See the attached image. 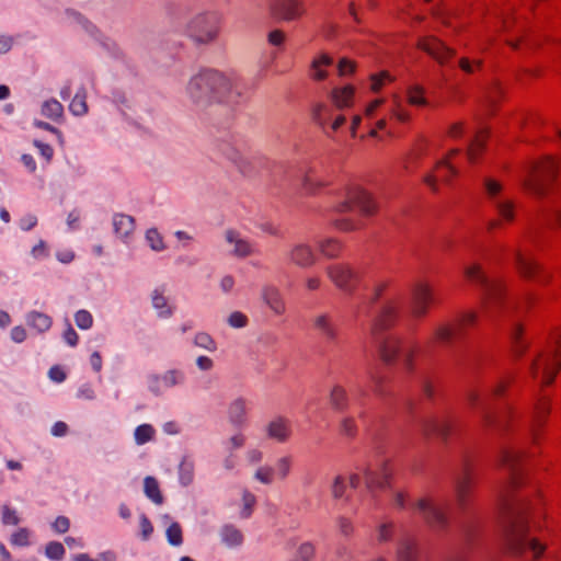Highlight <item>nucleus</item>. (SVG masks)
Returning <instances> with one entry per match:
<instances>
[{
  "label": "nucleus",
  "instance_id": "obj_1",
  "mask_svg": "<svg viewBox=\"0 0 561 561\" xmlns=\"http://www.w3.org/2000/svg\"><path fill=\"white\" fill-rule=\"evenodd\" d=\"M522 459L519 451L503 448L499 456L500 465L508 473V480L501 493L502 529L507 549L515 556H523L529 551L534 558H539L545 551V546L536 539L527 537L526 512L527 500L523 496H515L512 490L518 484V465Z\"/></svg>",
  "mask_w": 561,
  "mask_h": 561
},
{
  "label": "nucleus",
  "instance_id": "obj_2",
  "mask_svg": "<svg viewBox=\"0 0 561 561\" xmlns=\"http://www.w3.org/2000/svg\"><path fill=\"white\" fill-rule=\"evenodd\" d=\"M185 93L197 108H206L214 103L237 102L241 96L238 87L215 69H203L192 76Z\"/></svg>",
  "mask_w": 561,
  "mask_h": 561
},
{
  "label": "nucleus",
  "instance_id": "obj_3",
  "mask_svg": "<svg viewBox=\"0 0 561 561\" xmlns=\"http://www.w3.org/2000/svg\"><path fill=\"white\" fill-rule=\"evenodd\" d=\"M398 307L393 300H387L373 319L371 334L379 350L381 359L392 364L400 351V342L393 335H381L380 331L389 328L397 319Z\"/></svg>",
  "mask_w": 561,
  "mask_h": 561
},
{
  "label": "nucleus",
  "instance_id": "obj_4",
  "mask_svg": "<svg viewBox=\"0 0 561 561\" xmlns=\"http://www.w3.org/2000/svg\"><path fill=\"white\" fill-rule=\"evenodd\" d=\"M556 173V163L551 159H546L530 168L528 175L522 181V185L530 196L541 201L548 196Z\"/></svg>",
  "mask_w": 561,
  "mask_h": 561
},
{
  "label": "nucleus",
  "instance_id": "obj_5",
  "mask_svg": "<svg viewBox=\"0 0 561 561\" xmlns=\"http://www.w3.org/2000/svg\"><path fill=\"white\" fill-rule=\"evenodd\" d=\"M483 193L490 205L504 221L515 218V203L503 195V184L493 178L482 180Z\"/></svg>",
  "mask_w": 561,
  "mask_h": 561
},
{
  "label": "nucleus",
  "instance_id": "obj_6",
  "mask_svg": "<svg viewBox=\"0 0 561 561\" xmlns=\"http://www.w3.org/2000/svg\"><path fill=\"white\" fill-rule=\"evenodd\" d=\"M466 277L472 283L479 285L483 294V306L484 309L491 307L501 300L503 295V285L500 280L488 278L482 272L480 265L473 264L465 268Z\"/></svg>",
  "mask_w": 561,
  "mask_h": 561
},
{
  "label": "nucleus",
  "instance_id": "obj_7",
  "mask_svg": "<svg viewBox=\"0 0 561 561\" xmlns=\"http://www.w3.org/2000/svg\"><path fill=\"white\" fill-rule=\"evenodd\" d=\"M414 507L432 529L435 531L447 529L449 524L447 504L439 503L432 497H421L415 502Z\"/></svg>",
  "mask_w": 561,
  "mask_h": 561
},
{
  "label": "nucleus",
  "instance_id": "obj_8",
  "mask_svg": "<svg viewBox=\"0 0 561 561\" xmlns=\"http://www.w3.org/2000/svg\"><path fill=\"white\" fill-rule=\"evenodd\" d=\"M376 209V203L370 194L359 186L350 187L345 199L336 207L339 213L357 210L363 216H371Z\"/></svg>",
  "mask_w": 561,
  "mask_h": 561
},
{
  "label": "nucleus",
  "instance_id": "obj_9",
  "mask_svg": "<svg viewBox=\"0 0 561 561\" xmlns=\"http://www.w3.org/2000/svg\"><path fill=\"white\" fill-rule=\"evenodd\" d=\"M188 36L198 44L213 42L219 31L217 18L214 14H198L187 24Z\"/></svg>",
  "mask_w": 561,
  "mask_h": 561
},
{
  "label": "nucleus",
  "instance_id": "obj_10",
  "mask_svg": "<svg viewBox=\"0 0 561 561\" xmlns=\"http://www.w3.org/2000/svg\"><path fill=\"white\" fill-rule=\"evenodd\" d=\"M329 279L342 291L353 295L359 283V274L347 264H332L325 268Z\"/></svg>",
  "mask_w": 561,
  "mask_h": 561
},
{
  "label": "nucleus",
  "instance_id": "obj_11",
  "mask_svg": "<svg viewBox=\"0 0 561 561\" xmlns=\"http://www.w3.org/2000/svg\"><path fill=\"white\" fill-rule=\"evenodd\" d=\"M186 377L183 370L169 369L163 374H150L147 376L148 390L154 396H162L167 390L185 383Z\"/></svg>",
  "mask_w": 561,
  "mask_h": 561
},
{
  "label": "nucleus",
  "instance_id": "obj_12",
  "mask_svg": "<svg viewBox=\"0 0 561 561\" xmlns=\"http://www.w3.org/2000/svg\"><path fill=\"white\" fill-rule=\"evenodd\" d=\"M312 328L317 334L329 345H340V328L330 312H319L311 319Z\"/></svg>",
  "mask_w": 561,
  "mask_h": 561
},
{
  "label": "nucleus",
  "instance_id": "obj_13",
  "mask_svg": "<svg viewBox=\"0 0 561 561\" xmlns=\"http://www.w3.org/2000/svg\"><path fill=\"white\" fill-rule=\"evenodd\" d=\"M477 320L476 312H466L461 316L458 323L440 324L434 331V340L442 345H449L460 333L462 327L470 325Z\"/></svg>",
  "mask_w": 561,
  "mask_h": 561
},
{
  "label": "nucleus",
  "instance_id": "obj_14",
  "mask_svg": "<svg viewBox=\"0 0 561 561\" xmlns=\"http://www.w3.org/2000/svg\"><path fill=\"white\" fill-rule=\"evenodd\" d=\"M433 291L423 282H416L411 288V311L416 318L424 317L433 302Z\"/></svg>",
  "mask_w": 561,
  "mask_h": 561
},
{
  "label": "nucleus",
  "instance_id": "obj_15",
  "mask_svg": "<svg viewBox=\"0 0 561 561\" xmlns=\"http://www.w3.org/2000/svg\"><path fill=\"white\" fill-rule=\"evenodd\" d=\"M268 10L273 18L289 22L302 14V3L301 0H271Z\"/></svg>",
  "mask_w": 561,
  "mask_h": 561
},
{
  "label": "nucleus",
  "instance_id": "obj_16",
  "mask_svg": "<svg viewBox=\"0 0 561 561\" xmlns=\"http://www.w3.org/2000/svg\"><path fill=\"white\" fill-rule=\"evenodd\" d=\"M455 497L457 502V506L461 512H465L469 505V496H470V474L467 463L462 465V468L454 473L453 477Z\"/></svg>",
  "mask_w": 561,
  "mask_h": 561
},
{
  "label": "nucleus",
  "instance_id": "obj_17",
  "mask_svg": "<svg viewBox=\"0 0 561 561\" xmlns=\"http://www.w3.org/2000/svg\"><path fill=\"white\" fill-rule=\"evenodd\" d=\"M225 240L231 245L229 253L238 259H245L255 253L254 244L242 237V234L234 229H227L225 231Z\"/></svg>",
  "mask_w": 561,
  "mask_h": 561
},
{
  "label": "nucleus",
  "instance_id": "obj_18",
  "mask_svg": "<svg viewBox=\"0 0 561 561\" xmlns=\"http://www.w3.org/2000/svg\"><path fill=\"white\" fill-rule=\"evenodd\" d=\"M453 426V422L448 419L426 417L419 422L420 431L424 436L436 435L444 442L447 440Z\"/></svg>",
  "mask_w": 561,
  "mask_h": 561
},
{
  "label": "nucleus",
  "instance_id": "obj_19",
  "mask_svg": "<svg viewBox=\"0 0 561 561\" xmlns=\"http://www.w3.org/2000/svg\"><path fill=\"white\" fill-rule=\"evenodd\" d=\"M286 261L288 264L296 265L301 268H307L316 263V254L312 248L307 243H295L293 244L287 253Z\"/></svg>",
  "mask_w": 561,
  "mask_h": 561
},
{
  "label": "nucleus",
  "instance_id": "obj_20",
  "mask_svg": "<svg viewBox=\"0 0 561 561\" xmlns=\"http://www.w3.org/2000/svg\"><path fill=\"white\" fill-rule=\"evenodd\" d=\"M419 47L432 56L437 62L444 65L449 58L455 56V50L446 46L440 39L428 36L419 42Z\"/></svg>",
  "mask_w": 561,
  "mask_h": 561
},
{
  "label": "nucleus",
  "instance_id": "obj_21",
  "mask_svg": "<svg viewBox=\"0 0 561 561\" xmlns=\"http://www.w3.org/2000/svg\"><path fill=\"white\" fill-rule=\"evenodd\" d=\"M112 226L115 236L122 241L127 242L135 231V219L130 215L116 213L112 217Z\"/></svg>",
  "mask_w": 561,
  "mask_h": 561
},
{
  "label": "nucleus",
  "instance_id": "obj_22",
  "mask_svg": "<svg viewBox=\"0 0 561 561\" xmlns=\"http://www.w3.org/2000/svg\"><path fill=\"white\" fill-rule=\"evenodd\" d=\"M436 171L439 172L438 176L434 173H428L423 179L424 183L434 192L437 191L438 178H440L442 181L449 183L450 178L458 174V171L450 164L448 159L439 160L436 163Z\"/></svg>",
  "mask_w": 561,
  "mask_h": 561
},
{
  "label": "nucleus",
  "instance_id": "obj_23",
  "mask_svg": "<svg viewBox=\"0 0 561 561\" xmlns=\"http://www.w3.org/2000/svg\"><path fill=\"white\" fill-rule=\"evenodd\" d=\"M360 471L364 474L365 484L369 492L373 493L377 489H383L387 486L389 473L385 467L381 469L364 467Z\"/></svg>",
  "mask_w": 561,
  "mask_h": 561
},
{
  "label": "nucleus",
  "instance_id": "obj_24",
  "mask_svg": "<svg viewBox=\"0 0 561 561\" xmlns=\"http://www.w3.org/2000/svg\"><path fill=\"white\" fill-rule=\"evenodd\" d=\"M248 402L243 398H237L228 407V420L236 428H242L247 425Z\"/></svg>",
  "mask_w": 561,
  "mask_h": 561
},
{
  "label": "nucleus",
  "instance_id": "obj_25",
  "mask_svg": "<svg viewBox=\"0 0 561 561\" xmlns=\"http://www.w3.org/2000/svg\"><path fill=\"white\" fill-rule=\"evenodd\" d=\"M512 255L514 264L523 277L533 278L539 271L538 263L534 259L524 255L519 248L513 249Z\"/></svg>",
  "mask_w": 561,
  "mask_h": 561
},
{
  "label": "nucleus",
  "instance_id": "obj_26",
  "mask_svg": "<svg viewBox=\"0 0 561 561\" xmlns=\"http://www.w3.org/2000/svg\"><path fill=\"white\" fill-rule=\"evenodd\" d=\"M267 436L279 443H284L290 435L289 421L284 417H276L271 421L266 426Z\"/></svg>",
  "mask_w": 561,
  "mask_h": 561
},
{
  "label": "nucleus",
  "instance_id": "obj_27",
  "mask_svg": "<svg viewBox=\"0 0 561 561\" xmlns=\"http://www.w3.org/2000/svg\"><path fill=\"white\" fill-rule=\"evenodd\" d=\"M262 298L274 313L283 314L285 312V302L277 287L265 286L262 289Z\"/></svg>",
  "mask_w": 561,
  "mask_h": 561
},
{
  "label": "nucleus",
  "instance_id": "obj_28",
  "mask_svg": "<svg viewBox=\"0 0 561 561\" xmlns=\"http://www.w3.org/2000/svg\"><path fill=\"white\" fill-rule=\"evenodd\" d=\"M396 561H417L416 543L410 537H402L397 542Z\"/></svg>",
  "mask_w": 561,
  "mask_h": 561
},
{
  "label": "nucleus",
  "instance_id": "obj_29",
  "mask_svg": "<svg viewBox=\"0 0 561 561\" xmlns=\"http://www.w3.org/2000/svg\"><path fill=\"white\" fill-rule=\"evenodd\" d=\"M467 400L472 408H478L481 410L483 422L486 425H493L497 423V419L489 410L485 398H482L476 391H470L468 393Z\"/></svg>",
  "mask_w": 561,
  "mask_h": 561
},
{
  "label": "nucleus",
  "instance_id": "obj_30",
  "mask_svg": "<svg viewBox=\"0 0 561 561\" xmlns=\"http://www.w3.org/2000/svg\"><path fill=\"white\" fill-rule=\"evenodd\" d=\"M25 321L28 327L38 333L48 331L53 324V320L48 314L35 310L26 313Z\"/></svg>",
  "mask_w": 561,
  "mask_h": 561
},
{
  "label": "nucleus",
  "instance_id": "obj_31",
  "mask_svg": "<svg viewBox=\"0 0 561 561\" xmlns=\"http://www.w3.org/2000/svg\"><path fill=\"white\" fill-rule=\"evenodd\" d=\"M195 463L190 457H183L179 465V482L182 486H188L194 481Z\"/></svg>",
  "mask_w": 561,
  "mask_h": 561
},
{
  "label": "nucleus",
  "instance_id": "obj_32",
  "mask_svg": "<svg viewBox=\"0 0 561 561\" xmlns=\"http://www.w3.org/2000/svg\"><path fill=\"white\" fill-rule=\"evenodd\" d=\"M221 541L232 548L238 547L243 541L242 533L233 525H225L220 530Z\"/></svg>",
  "mask_w": 561,
  "mask_h": 561
},
{
  "label": "nucleus",
  "instance_id": "obj_33",
  "mask_svg": "<svg viewBox=\"0 0 561 561\" xmlns=\"http://www.w3.org/2000/svg\"><path fill=\"white\" fill-rule=\"evenodd\" d=\"M69 111L75 116H83L88 113L87 91L80 88L69 104Z\"/></svg>",
  "mask_w": 561,
  "mask_h": 561
},
{
  "label": "nucleus",
  "instance_id": "obj_34",
  "mask_svg": "<svg viewBox=\"0 0 561 561\" xmlns=\"http://www.w3.org/2000/svg\"><path fill=\"white\" fill-rule=\"evenodd\" d=\"M144 492L154 504L161 505L163 503V496L156 478L148 476L144 479Z\"/></svg>",
  "mask_w": 561,
  "mask_h": 561
},
{
  "label": "nucleus",
  "instance_id": "obj_35",
  "mask_svg": "<svg viewBox=\"0 0 561 561\" xmlns=\"http://www.w3.org/2000/svg\"><path fill=\"white\" fill-rule=\"evenodd\" d=\"M66 14H67L68 19L71 21V23L81 27L83 31H85L92 37H95L99 39L98 28L90 21H88L82 14H80L79 12H77L75 10H67Z\"/></svg>",
  "mask_w": 561,
  "mask_h": 561
},
{
  "label": "nucleus",
  "instance_id": "obj_36",
  "mask_svg": "<svg viewBox=\"0 0 561 561\" xmlns=\"http://www.w3.org/2000/svg\"><path fill=\"white\" fill-rule=\"evenodd\" d=\"M152 307L157 310L158 317L167 319L172 316V309L168 306V300L163 293L154 289L151 294Z\"/></svg>",
  "mask_w": 561,
  "mask_h": 561
},
{
  "label": "nucleus",
  "instance_id": "obj_37",
  "mask_svg": "<svg viewBox=\"0 0 561 561\" xmlns=\"http://www.w3.org/2000/svg\"><path fill=\"white\" fill-rule=\"evenodd\" d=\"M560 369L561 357L554 354L553 357L548 358L545 363L542 382L546 385L552 383Z\"/></svg>",
  "mask_w": 561,
  "mask_h": 561
},
{
  "label": "nucleus",
  "instance_id": "obj_38",
  "mask_svg": "<svg viewBox=\"0 0 561 561\" xmlns=\"http://www.w3.org/2000/svg\"><path fill=\"white\" fill-rule=\"evenodd\" d=\"M41 113L51 121H58L64 115V106L56 99H50L43 103Z\"/></svg>",
  "mask_w": 561,
  "mask_h": 561
},
{
  "label": "nucleus",
  "instance_id": "obj_39",
  "mask_svg": "<svg viewBox=\"0 0 561 561\" xmlns=\"http://www.w3.org/2000/svg\"><path fill=\"white\" fill-rule=\"evenodd\" d=\"M485 137H486V131L481 130L476 135L474 139H472L469 142L468 149H467V157L470 162L473 163L477 161L478 156L484 148Z\"/></svg>",
  "mask_w": 561,
  "mask_h": 561
},
{
  "label": "nucleus",
  "instance_id": "obj_40",
  "mask_svg": "<svg viewBox=\"0 0 561 561\" xmlns=\"http://www.w3.org/2000/svg\"><path fill=\"white\" fill-rule=\"evenodd\" d=\"M318 248L320 252L328 259L337 257L342 249L340 242L332 238L319 240Z\"/></svg>",
  "mask_w": 561,
  "mask_h": 561
},
{
  "label": "nucleus",
  "instance_id": "obj_41",
  "mask_svg": "<svg viewBox=\"0 0 561 561\" xmlns=\"http://www.w3.org/2000/svg\"><path fill=\"white\" fill-rule=\"evenodd\" d=\"M396 524L391 520L379 524L376 528V540L379 545L390 542L393 539Z\"/></svg>",
  "mask_w": 561,
  "mask_h": 561
},
{
  "label": "nucleus",
  "instance_id": "obj_42",
  "mask_svg": "<svg viewBox=\"0 0 561 561\" xmlns=\"http://www.w3.org/2000/svg\"><path fill=\"white\" fill-rule=\"evenodd\" d=\"M353 93H354V89L351 85H345L343 88L334 89L332 91V100L337 107H346L351 104Z\"/></svg>",
  "mask_w": 561,
  "mask_h": 561
},
{
  "label": "nucleus",
  "instance_id": "obj_43",
  "mask_svg": "<svg viewBox=\"0 0 561 561\" xmlns=\"http://www.w3.org/2000/svg\"><path fill=\"white\" fill-rule=\"evenodd\" d=\"M332 64V58L327 55H321L319 58H316L311 64V76L316 80H323L327 78V71L323 67L330 66Z\"/></svg>",
  "mask_w": 561,
  "mask_h": 561
},
{
  "label": "nucleus",
  "instance_id": "obj_44",
  "mask_svg": "<svg viewBox=\"0 0 561 561\" xmlns=\"http://www.w3.org/2000/svg\"><path fill=\"white\" fill-rule=\"evenodd\" d=\"M324 185H327V183L319 179L312 171L306 173L302 179V188L306 194H316L318 190Z\"/></svg>",
  "mask_w": 561,
  "mask_h": 561
},
{
  "label": "nucleus",
  "instance_id": "obj_45",
  "mask_svg": "<svg viewBox=\"0 0 561 561\" xmlns=\"http://www.w3.org/2000/svg\"><path fill=\"white\" fill-rule=\"evenodd\" d=\"M330 402L336 410H343L347 407V393L341 386H334L330 393Z\"/></svg>",
  "mask_w": 561,
  "mask_h": 561
},
{
  "label": "nucleus",
  "instance_id": "obj_46",
  "mask_svg": "<svg viewBox=\"0 0 561 561\" xmlns=\"http://www.w3.org/2000/svg\"><path fill=\"white\" fill-rule=\"evenodd\" d=\"M154 434L156 431L152 425L141 424L135 428L134 438L137 445H144L153 439Z\"/></svg>",
  "mask_w": 561,
  "mask_h": 561
},
{
  "label": "nucleus",
  "instance_id": "obj_47",
  "mask_svg": "<svg viewBox=\"0 0 561 561\" xmlns=\"http://www.w3.org/2000/svg\"><path fill=\"white\" fill-rule=\"evenodd\" d=\"M407 99L411 105L424 106L427 104V100L424 96V89L420 85H411L407 91Z\"/></svg>",
  "mask_w": 561,
  "mask_h": 561
},
{
  "label": "nucleus",
  "instance_id": "obj_48",
  "mask_svg": "<svg viewBox=\"0 0 561 561\" xmlns=\"http://www.w3.org/2000/svg\"><path fill=\"white\" fill-rule=\"evenodd\" d=\"M550 411L549 404L545 400L537 402L535 407V424H534V438L537 439V432L543 423V419Z\"/></svg>",
  "mask_w": 561,
  "mask_h": 561
},
{
  "label": "nucleus",
  "instance_id": "obj_49",
  "mask_svg": "<svg viewBox=\"0 0 561 561\" xmlns=\"http://www.w3.org/2000/svg\"><path fill=\"white\" fill-rule=\"evenodd\" d=\"M522 331H523V329H522L520 324H518V323H514L510 331V336H511V340L513 343L514 352L518 356H520L527 347V345L522 342V339H520Z\"/></svg>",
  "mask_w": 561,
  "mask_h": 561
},
{
  "label": "nucleus",
  "instance_id": "obj_50",
  "mask_svg": "<svg viewBox=\"0 0 561 561\" xmlns=\"http://www.w3.org/2000/svg\"><path fill=\"white\" fill-rule=\"evenodd\" d=\"M293 465V459L290 456H283L278 458L275 462L274 474L280 480L287 478L290 472V468Z\"/></svg>",
  "mask_w": 561,
  "mask_h": 561
},
{
  "label": "nucleus",
  "instance_id": "obj_51",
  "mask_svg": "<svg viewBox=\"0 0 561 561\" xmlns=\"http://www.w3.org/2000/svg\"><path fill=\"white\" fill-rule=\"evenodd\" d=\"M540 211L545 221L561 226V208L554 205L542 206Z\"/></svg>",
  "mask_w": 561,
  "mask_h": 561
},
{
  "label": "nucleus",
  "instance_id": "obj_52",
  "mask_svg": "<svg viewBox=\"0 0 561 561\" xmlns=\"http://www.w3.org/2000/svg\"><path fill=\"white\" fill-rule=\"evenodd\" d=\"M167 540L171 546L179 547L183 542L182 528L179 523H172L165 531Z\"/></svg>",
  "mask_w": 561,
  "mask_h": 561
},
{
  "label": "nucleus",
  "instance_id": "obj_53",
  "mask_svg": "<svg viewBox=\"0 0 561 561\" xmlns=\"http://www.w3.org/2000/svg\"><path fill=\"white\" fill-rule=\"evenodd\" d=\"M146 240L153 251L160 252L165 249L162 236L156 228L148 229L146 232Z\"/></svg>",
  "mask_w": 561,
  "mask_h": 561
},
{
  "label": "nucleus",
  "instance_id": "obj_54",
  "mask_svg": "<svg viewBox=\"0 0 561 561\" xmlns=\"http://www.w3.org/2000/svg\"><path fill=\"white\" fill-rule=\"evenodd\" d=\"M194 344L201 348L208 351V352H215L217 350L216 342L206 332L196 333V335L194 337Z\"/></svg>",
  "mask_w": 561,
  "mask_h": 561
},
{
  "label": "nucleus",
  "instance_id": "obj_55",
  "mask_svg": "<svg viewBox=\"0 0 561 561\" xmlns=\"http://www.w3.org/2000/svg\"><path fill=\"white\" fill-rule=\"evenodd\" d=\"M75 322L79 329L89 330L93 325V317L90 311L81 309L75 313Z\"/></svg>",
  "mask_w": 561,
  "mask_h": 561
},
{
  "label": "nucleus",
  "instance_id": "obj_56",
  "mask_svg": "<svg viewBox=\"0 0 561 561\" xmlns=\"http://www.w3.org/2000/svg\"><path fill=\"white\" fill-rule=\"evenodd\" d=\"M45 554L51 560H61L65 556V548L58 541H50L46 546Z\"/></svg>",
  "mask_w": 561,
  "mask_h": 561
},
{
  "label": "nucleus",
  "instance_id": "obj_57",
  "mask_svg": "<svg viewBox=\"0 0 561 561\" xmlns=\"http://www.w3.org/2000/svg\"><path fill=\"white\" fill-rule=\"evenodd\" d=\"M10 542L18 547H27L30 545V530L27 528H19L11 536Z\"/></svg>",
  "mask_w": 561,
  "mask_h": 561
},
{
  "label": "nucleus",
  "instance_id": "obj_58",
  "mask_svg": "<svg viewBox=\"0 0 561 561\" xmlns=\"http://www.w3.org/2000/svg\"><path fill=\"white\" fill-rule=\"evenodd\" d=\"M242 502H243V507L241 510L240 515L242 518H248L251 516L253 506L255 505V502H256L255 495L245 490L242 495Z\"/></svg>",
  "mask_w": 561,
  "mask_h": 561
},
{
  "label": "nucleus",
  "instance_id": "obj_59",
  "mask_svg": "<svg viewBox=\"0 0 561 561\" xmlns=\"http://www.w3.org/2000/svg\"><path fill=\"white\" fill-rule=\"evenodd\" d=\"M254 478L263 484H271L274 479V469L270 466L260 467L255 471Z\"/></svg>",
  "mask_w": 561,
  "mask_h": 561
},
{
  "label": "nucleus",
  "instance_id": "obj_60",
  "mask_svg": "<svg viewBox=\"0 0 561 561\" xmlns=\"http://www.w3.org/2000/svg\"><path fill=\"white\" fill-rule=\"evenodd\" d=\"M329 108L324 104H317L312 110V117L317 124L324 126L329 119Z\"/></svg>",
  "mask_w": 561,
  "mask_h": 561
},
{
  "label": "nucleus",
  "instance_id": "obj_61",
  "mask_svg": "<svg viewBox=\"0 0 561 561\" xmlns=\"http://www.w3.org/2000/svg\"><path fill=\"white\" fill-rule=\"evenodd\" d=\"M228 324L234 329L244 328L248 324V318L240 311H233L227 319Z\"/></svg>",
  "mask_w": 561,
  "mask_h": 561
},
{
  "label": "nucleus",
  "instance_id": "obj_62",
  "mask_svg": "<svg viewBox=\"0 0 561 561\" xmlns=\"http://www.w3.org/2000/svg\"><path fill=\"white\" fill-rule=\"evenodd\" d=\"M345 490V479L342 476L335 477L333 484L331 486L332 496L336 500L342 499L344 496Z\"/></svg>",
  "mask_w": 561,
  "mask_h": 561
},
{
  "label": "nucleus",
  "instance_id": "obj_63",
  "mask_svg": "<svg viewBox=\"0 0 561 561\" xmlns=\"http://www.w3.org/2000/svg\"><path fill=\"white\" fill-rule=\"evenodd\" d=\"M340 433L346 437H354L356 434V424L354 419L344 417L340 424Z\"/></svg>",
  "mask_w": 561,
  "mask_h": 561
},
{
  "label": "nucleus",
  "instance_id": "obj_64",
  "mask_svg": "<svg viewBox=\"0 0 561 561\" xmlns=\"http://www.w3.org/2000/svg\"><path fill=\"white\" fill-rule=\"evenodd\" d=\"M34 147L38 150V153L49 163L54 157V148L41 140L33 141Z\"/></svg>",
  "mask_w": 561,
  "mask_h": 561
}]
</instances>
